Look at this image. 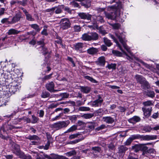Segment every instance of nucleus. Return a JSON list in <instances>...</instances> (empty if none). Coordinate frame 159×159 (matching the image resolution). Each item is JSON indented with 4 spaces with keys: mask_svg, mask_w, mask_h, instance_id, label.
<instances>
[{
    "mask_svg": "<svg viewBox=\"0 0 159 159\" xmlns=\"http://www.w3.org/2000/svg\"><path fill=\"white\" fill-rule=\"evenodd\" d=\"M98 52V49L93 47L90 48V54H95Z\"/></svg>",
    "mask_w": 159,
    "mask_h": 159,
    "instance_id": "c9c22d12",
    "label": "nucleus"
},
{
    "mask_svg": "<svg viewBox=\"0 0 159 159\" xmlns=\"http://www.w3.org/2000/svg\"><path fill=\"white\" fill-rule=\"evenodd\" d=\"M43 155L45 157L48 159H57L58 158V156L57 155L53 154H51L50 156L44 154H43Z\"/></svg>",
    "mask_w": 159,
    "mask_h": 159,
    "instance_id": "5701e85b",
    "label": "nucleus"
},
{
    "mask_svg": "<svg viewBox=\"0 0 159 159\" xmlns=\"http://www.w3.org/2000/svg\"><path fill=\"white\" fill-rule=\"evenodd\" d=\"M26 139L30 140H38L39 139V137L37 135H29L26 137Z\"/></svg>",
    "mask_w": 159,
    "mask_h": 159,
    "instance_id": "c756f323",
    "label": "nucleus"
},
{
    "mask_svg": "<svg viewBox=\"0 0 159 159\" xmlns=\"http://www.w3.org/2000/svg\"><path fill=\"white\" fill-rule=\"evenodd\" d=\"M132 141L131 139L129 137L125 143L124 144L125 145L128 146L130 145L132 142Z\"/></svg>",
    "mask_w": 159,
    "mask_h": 159,
    "instance_id": "864d4df0",
    "label": "nucleus"
},
{
    "mask_svg": "<svg viewBox=\"0 0 159 159\" xmlns=\"http://www.w3.org/2000/svg\"><path fill=\"white\" fill-rule=\"evenodd\" d=\"M79 16L82 19L89 20V14H87L83 13H80L79 14Z\"/></svg>",
    "mask_w": 159,
    "mask_h": 159,
    "instance_id": "393cba45",
    "label": "nucleus"
},
{
    "mask_svg": "<svg viewBox=\"0 0 159 159\" xmlns=\"http://www.w3.org/2000/svg\"><path fill=\"white\" fill-rule=\"evenodd\" d=\"M67 60L71 62L73 65V66L74 67L75 66V62L71 57H68Z\"/></svg>",
    "mask_w": 159,
    "mask_h": 159,
    "instance_id": "338daca9",
    "label": "nucleus"
},
{
    "mask_svg": "<svg viewBox=\"0 0 159 159\" xmlns=\"http://www.w3.org/2000/svg\"><path fill=\"white\" fill-rule=\"evenodd\" d=\"M117 8V7L115 6H111L108 7V9H110L111 10V11L110 13L107 12L106 11L104 12L106 17L108 19L112 20L115 19H117L120 22H122L124 21V20L122 18V14H120L119 16L117 15V12L116 10Z\"/></svg>",
    "mask_w": 159,
    "mask_h": 159,
    "instance_id": "f257e3e1",
    "label": "nucleus"
},
{
    "mask_svg": "<svg viewBox=\"0 0 159 159\" xmlns=\"http://www.w3.org/2000/svg\"><path fill=\"white\" fill-rule=\"evenodd\" d=\"M77 129V126L75 125H74L71 126L70 127L69 129H68L66 130V131L65 132V133H68L72 132L76 130Z\"/></svg>",
    "mask_w": 159,
    "mask_h": 159,
    "instance_id": "c85d7f7f",
    "label": "nucleus"
},
{
    "mask_svg": "<svg viewBox=\"0 0 159 159\" xmlns=\"http://www.w3.org/2000/svg\"><path fill=\"white\" fill-rule=\"evenodd\" d=\"M42 48L43 49L42 53L44 55L48 53L47 49V48L44 47L43 46H42Z\"/></svg>",
    "mask_w": 159,
    "mask_h": 159,
    "instance_id": "0e129e2a",
    "label": "nucleus"
},
{
    "mask_svg": "<svg viewBox=\"0 0 159 159\" xmlns=\"http://www.w3.org/2000/svg\"><path fill=\"white\" fill-rule=\"evenodd\" d=\"M8 18H4L1 21V22L2 23H7L8 24H10L9 22H10V21L8 20Z\"/></svg>",
    "mask_w": 159,
    "mask_h": 159,
    "instance_id": "3c124183",
    "label": "nucleus"
},
{
    "mask_svg": "<svg viewBox=\"0 0 159 159\" xmlns=\"http://www.w3.org/2000/svg\"><path fill=\"white\" fill-rule=\"evenodd\" d=\"M76 154V152L75 150L68 152L65 154L68 157H70Z\"/></svg>",
    "mask_w": 159,
    "mask_h": 159,
    "instance_id": "58836bf2",
    "label": "nucleus"
},
{
    "mask_svg": "<svg viewBox=\"0 0 159 159\" xmlns=\"http://www.w3.org/2000/svg\"><path fill=\"white\" fill-rule=\"evenodd\" d=\"M116 36L120 42L122 44L124 48L126 50L130 56L133 55V53L130 51L129 48L127 45L126 43L127 40L125 38V35L123 33H118L117 32H115Z\"/></svg>",
    "mask_w": 159,
    "mask_h": 159,
    "instance_id": "f03ea898",
    "label": "nucleus"
},
{
    "mask_svg": "<svg viewBox=\"0 0 159 159\" xmlns=\"http://www.w3.org/2000/svg\"><path fill=\"white\" fill-rule=\"evenodd\" d=\"M32 120L31 122L33 124L36 123L39 120V118L34 115L32 116Z\"/></svg>",
    "mask_w": 159,
    "mask_h": 159,
    "instance_id": "4c0bfd02",
    "label": "nucleus"
},
{
    "mask_svg": "<svg viewBox=\"0 0 159 159\" xmlns=\"http://www.w3.org/2000/svg\"><path fill=\"white\" fill-rule=\"evenodd\" d=\"M103 42L108 47H110L112 44L111 40L106 38H103Z\"/></svg>",
    "mask_w": 159,
    "mask_h": 159,
    "instance_id": "b1692460",
    "label": "nucleus"
},
{
    "mask_svg": "<svg viewBox=\"0 0 159 159\" xmlns=\"http://www.w3.org/2000/svg\"><path fill=\"white\" fill-rule=\"evenodd\" d=\"M80 87L81 91L84 93H88L89 91V89L87 87L81 86Z\"/></svg>",
    "mask_w": 159,
    "mask_h": 159,
    "instance_id": "2f4dec72",
    "label": "nucleus"
},
{
    "mask_svg": "<svg viewBox=\"0 0 159 159\" xmlns=\"http://www.w3.org/2000/svg\"><path fill=\"white\" fill-rule=\"evenodd\" d=\"M116 64L115 63H111V64H108L107 67L109 69H112L115 70L116 69Z\"/></svg>",
    "mask_w": 159,
    "mask_h": 159,
    "instance_id": "e433bc0d",
    "label": "nucleus"
},
{
    "mask_svg": "<svg viewBox=\"0 0 159 159\" xmlns=\"http://www.w3.org/2000/svg\"><path fill=\"white\" fill-rule=\"evenodd\" d=\"M70 4L72 6V7H78L79 8L80 7V6L79 4L75 1L72 2L70 3Z\"/></svg>",
    "mask_w": 159,
    "mask_h": 159,
    "instance_id": "09e8293b",
    "label": "nucleus"
},
{
    "mask_svg": "<svg viewBox=\"0 0 159 159\" xmlns=\"http://www.w3.org/2000/svg\"><path fill=\"white\" fill-rule=\"evenodd\" d=\"M47 25H45L44 26V29L43 30V31L41 32V34L43 35H44L46 36L48 35V33L47 32V30L46 28H47L48 27Z\"/></svg>",
    "mask_w": 159,
    "mask_h": 159,
    "instance_id": "603ef678",
    "label": "nucleus"
},
{
    "mask_svg": "<svg viewBox=\"0 0 159 159\" xmlns=\"http://www.w3.org/2000/svg\"><path fill=\"white\" fill-rule=\"evenodd\" d=\"M143 104L144 106L142 108H149V107H152V106H153V104L152 102V101H148L143 102Z\"/></svg>",
    "mask_w": 159,
    "mask_h": 159,
    "instance_id": "4be33fe9",
    "label": "nucleus"
},
{
    "mask_svg": "<svg viewBox=\"0 0 159 159\" xmlns=\"http://www.w3.org/2000/svg\"><path fill=\"white\" fill-rule=\"evenodd\" d=\"M61 27L63 30L69 28L70 26V23L68 19L64 18L61 20Z\"/></svg>",
    "mask_w": 159,
    "mask_h": 159,
    "instance_id": "423d86ee",
    "label": "nucleus"
},
{
    "mask_svg": "<svg viewBox=\"0 0 159 159\" xmlns=\"http://www.w3.org/2000/svg\"><path fill=\"white\" fill-rule=\"evenodd\" d=\"M148 154H154L155 153L156 151L154 149L150 148L148 150Z\"/></svg>",
    "mask_w": 159,
    "mask_h": 159,
    "instance_id": "e2e57ef3",
    "label": "nucleus"
},
{
    "mask_svg": "<svg viewBox=\"0 0 159 159\" xmlns=\"http://www.w3.org/2000/svg\"><path fill=\"white\" fill-rule=\"evenodd\" d=\"M70 123L69 120L59 121L51 125L50 126L52 128L57 130L66 127Z\"/></svg>",
    "mask_w": 159,
    "mask_h": 159,
    "instance_id": "7ed1b4c3",
    "label": "nucleus"
},
{
    "mask_svg": "<svg viewBox=\"0 0 159 159\" xmlns=\"http://www.w3.org/2000/svg\"><path fill=\"white\" fill-rule=\"evenodd\" d=\"M140 120V118L137 116H134L131 118L129 119L128 121L130 123L134 124L136 122L139 121Z\"/></svg>",
    "mask_w": 159,
    "mask_h": 159,
    "instance_id": "dca6fc26",
    "label": "nucleus"
},
{
    "mask_svg": "<svg viewBox=\"0 0 159 159\" xmlns=\"http://www.w3.org/2000/svg\"><path fill=\"white\" fill-rule=\"evenodd\" d=\"M26 19L27 20L30 21H33L34 19L32 17L31 15L28 12L25 14Z\"/></svg>",
    "mask_w": 159,
    "mask_h": 159,
    "instance_id": "f704fd0d",
    "label": "nucleus"
},
{
    "mask_svg": "<svg viewBox=\"0 0 159 159\" xmlns=\"http://www.w3.org/2000/svg\"><path fill=\"white\" fill-rule=\"evenodd\" d=\"M103 111V110L101 108L99 109L98 110H97L96 111H95L94 114H95V115H100V114L102 113Z\"/></svg>",
    "mask_w": 159,
    "mask_h": 159,
    "instance_id": "6e6d98bb",
    "label": "nucleus"
},
{
    "mask_svg": "<svg viewBox=\"0 0 159 159\" xmlns=\"http://www.w3.org/2000/svg\"><path fill=\"white\" fill-rule=\"evenodd\" d=\"M55 7H52L51 8L47 9L45 10L46 12H48L50 15H52L55 12Z\"/></svg>",
    "mask_w": 159,
    "mask_h": 159,
    "instance_id": "72a5a7b5",
    "label": "nucleus"
},
{
    "mask_svg": "<svg viewBox=\"0 0 159 159\" xmlns=\"http://www.w3.org/2000/svg\"><path fill=\"white\" fill-rule=\"evenodd\" d=\"M146 95L149 97L153 98L155 96V93L153 91H148L146 93Z\"/></svg>",
    "mask_w": 159,
    "mask_h": 159,
    "instance_id": "ea45409f",
    "label": "nucleus"
},
{
    "mask_svg": "<svg viewBox=\"0 0 159 159\" xmlns=\"http://www.w3.org/2000/svg\"><path fill=\"white\" fill-rule=\"evenodd\" d=\"M89 107H82L79 108V110L81 111H89Z\"/></svg>",
    "mask_w": 159,
    "mask_h": 159,
    "instance_id": "bf43d9fd",
    "label": "nucleus"
},
{
    "mask_svg": "<svg viewBox=\"0 0 159 159\" xmlns=\"http://www.w3.org/2000/svg\"><path fill=\"white\" fill-rule=\"evenodd\" d=\"M97 64L102 66H104L105 61V57L103 56L100 57L98 60V61H96Z\"/></svg>",
    "mask_w": 159,
    "mask_h": 159,
    "instance_id": "2eb2a0df",
    "label": "nucleus"
},
{
    "mask_svg": "<svg viewBox=\"0 0 159 159\" xmlns=\"http://www.w3.org/2000/svg\"><path fill=\"white\" fill-rule=\"evenodd\" d=\"M135 79L137 82L140 83V84L146 79L142 75H136Z\"/></svg>",
    "mask_w": 159,
    "mask_h": 159,
    "instance_id": "aec40b11",
    "label": "nucleus"
},
{
    "mask_svg": "<svg viewBox=\"0 0 159 159\" xmlns=\"http://www.w3.org/2000/svg\"><path fill=\"white\" fill-rule=\"evenodd\" d=\"M27 0H23L22 1H17L18 3L23 6H25L27 5Z\"/></svg>",
    "mask_w": 159,
    "mask_h": 159,
    "instance_id": "79ce46f5",
    "label": "nucleus"
},
{
    "mask_svg": "<svg viewBox=\"0 0 159 159\" xmlns=\"http://www.w3.org/2000/svg\"><path fill=\"white\" fill-rule=\"evenodd\" d=\"M109 36L114 40V42L116 43V45L123 52V53L126 55L129 58L128 59L131 58L130 56L127 54L125 52L123 51L120 44L119 43L117 39L113 35L110 34Z\"/></svg>",
    "mask_w": 159,
    "mask_h": 159,
    "instance_id": "0eeeda50",
    "label": "nucleus"
},
{
    "mask_svg": "<svg viewBox=\"0 0 159 159\" xmlns=\"http://www.w3.org/2000/svg\"><path fill=\"white\" fill-rule=\"evenodd\" d=\"M132 148L134 152H137L141 149V146L140 145L136 144L132 146Z\"/></svg>",
    "mask_w": 159,
    "mask_h": 159,
    "instance_id": "a878e982",
    "label": "nucleus"
},
{
    "mask_svg": "<svg viewBox=\"0 0 159 159\" xmlns=\"http://www.w3.org/2000/svg\"><path fill=\"white\" fill-rule=\"evenodd\" d=\"M7 134L5 128L4 127L0 128V138L4 139H7L5 134Z\"/></svg>",
    "mask_w": 159,
    "mask_h": 159,
    "instance_id": "f3484780",
    "label": "nucleus"
},
{
    "mask_svg": "<svg viewBox=\"0 0 159 159\" xmlns=\"http://www.w3.org/2000/svg\"><path fill=\"white\" fill-rule=\"evenodd\" d=\"M41 96L42 98H46L49 96L50 93L48 92H44L42 93Z\"/></svg>",
    "mask_w": 159,
    "mask_h": 159,
    "instance_id": "a19ab883",
    "label": "nucleus"
},
{
    "mask_svg": "<svg viewBox=\"0 0 159 159\" xmlns=\"http://www.w3.org/2000/svg\"><path fill=\"white\" fill-rule=\"evenodd\" d=\"M118 149V153L119 156L122 157L124 155L126 151L128 150V148L125 145H121L119 146Z\"/></svg>",
    "mask_w": 159,
    "mask_h": 159,
    "instance_id": "1a4fd4ad",
    "label": "nucleus"
},
{
    "mask_svg": "<svg viewBox=\"0 0 159 159\" xmlns=\"http://www.w3.org/2000/svg\"><path fill=\"white\" fill-rule=\"evenodd\" d=\"M81 38L84 41L89 40V33H85L82 35Z\"/></svg>",
    "mask_w": 159,
    "mask_h": 159,
    "instance_id": "7c9ffc66",
    "label": "nucleus"
},
{
    "mask_svg": "<svg viewBox=\"0 0 159 159\" xmlns=\"http://www.w3.org/2000/svg\"><path fill=\"white\" fill-rule=\"evenodd\" d=\"M92 150L94 151L93 152V153H96L98 152H100L101 151V149L99 147H93L92 148Z\"/></svg>",
    "mask_w": 159,
    "mask_h": 159,
    "instance_id": "8fccbe9b",
    "label": "nucleus"
},
{
    "mask_svg": "<svg viewBox=\"0 0 159 159\" xmlns=\"http://www.w3.org/2000/svg\"><path fill=\"white\" fill-rule=\"evenodd\" d=\"M46 87L47 89L50 92H54V84L53 82H51L46 84Z\"/></svg>",
    "mask_w": 159,
    "mask_h": 159,
    "instance_id": "ddd939ff",
    "label": "nucleus"
},
{
    "mask_svg": "<svg viewBox=\"0 0 159 159\" xmlns=\"http://www.w3.org/2000/svg\"><path fill=\"white\" fill-rule=\"evenodd\" d=\"M82 139H76V140H74L73 141H71L69 143L70 144H76V143H78L80 141H81L82 140Z\"/></svg>",
    "mask_w": 159,
    "mask_h": 159,
    "instance_id": "de8ad7c7",
    "label": "nucleus"
},
{
    "mask_svg": "<svg viewBox=\"0 0 159 159\" xmlns=\"http://www.w3.org/2000/svg\"><path fill=\"white\" fill-rule=\"evenodd\" d=\"M112 52L114 54H116L117 56H120L122 55L121 53L119 51L113 50Z\"/></svg>",
    "mask_w": 159,
    "mask_h": 159,
    "instance_id": "052dcab7",
    "label": "nucleus"
},
{
    "mask_svg": "<svg viewBox=\"0 0 159 159\" xmlns=\"http://www.w3.org/2000/svg\"><path fill=\"white\" fill-rule=\"evenodd\" d=\"M141 146V149H142L143 151H147L148 150V147L146 146L144 144H143L140 145Z\"/></svg>",
    "mask_w": 159,
    "mask_h": 159,
    "instance_id": "680f3d73",
    "label": "nucleus"
},
{
    "mask_svg": "<svg viewBox=\"0 0 159 159\" xmlns=\"http://www.w3.org/2000/svg\"><path fill=\"white\" fill-rule=\"evenodd\" d=\"M111 25L114 29L117 30L120 27V25L118 24H111Z\"/></svg>",
    "mask_w": 159,
    "mask_h": 159,
    "instance_id": "49530a36",
    "label": "nucleus"
},
{
    "mask_svg": "<svg viewBox=\"0 0 159 159\" xmlns=\"http://www.w3.org/2000/svg\"><path fill=\"white\" fill-rule=\"evenodd\" d=\"M84 45V44L82 43H78L75 44V49L76 51L82 52Z\"/></svg>",
    "mask_w": 159,
    "mask_h": 159,
    "instance_id": "a211bd4d",
    "label": "nucleus"
},
{
    "mask_svg": "<svg viewBox=\"0 0 159 159\" xmlns=\"http://www.w3.org/2000/svg\"><path fill=\"white\" fill-rule=\"evenodd\" d=\"M96 20L98 21H99L101 23H102L104 22L103 18L102 16H98L96 17Z\"/></svg>",
    "mask_w": 159,
    "mask_h": 159,
    "instance_id": "13d9d810",
    "label": "nucleus"
},
{
    "mask_svg": "<svg viewBox=\"0 0 159 159\" xmlns=\"http://www.w3.org/2000/svg\"><path fill=\"white\" fill-rule=\"evenodd\" d=\"M152 129V128L149 126H147L143 127V130L146 132H149Z\"/></svg>",
    "mask_w": 159,
    "mask_h": 159,
    "instance_id": "37998d69",
    "label": "nucleus"
},
{
    "mask_svg": "<svg viewBox=\"0 0 159 159\" xmlns=\"http://www.w3.org/2000/svg\"><path fill=\"white\" fill-rule=\"evenodd\" d=\"M69 119L72 122H74L77 119V117L75 115H73L68 117Z\"/></svg>",
    "mask_w": 159,
    "mask_h": 159,
    "instance_id": "c03bdc74",
    "label": "nucleus"
},
{
    "mask_svg": "<svg viewBox=\"0 0 159 159\" xmlns=\"http://www.w3.org/2000/svg\"><path fill=\"white\" fill-rule=\"evenodd\" d=\"M20 86L18 85L17 83H15L13 85H11V87L9 89V91L12 94L16 92L19 89V88Z\"/></svg>",
    "mask_w": 159,
    "mask_h": 159,
    "instance_id": "9d476101",
    "label": "nucleus"
},
{
    "mask_svg": "<svg viewBox=\"0 0 159 159\" xmlns=\"http://www.w3.org/2000/svg\"><path fill=\"white\" fill-rule=\"evenodd\" d=\"M12 152L21 159H25V158L24 153L21 151L20 146L17 144H15L13 145Z\"/></svg>",
    "mask_w": 159,
    "mask_h": 159,
    "instance_id": "39448f33",
    "label": "nucleus"
},
{
    "mask_svg": "<svg viewBox=\"0 0 159 159\" xmlns=\"http://www.w3.org/2000/svg\"><path fill=\"white\" fill-rule=\"evenodd\" d=\"M31 28L34 29L37 32H39L41 29L39 26L36 24H31L30 25Z\"/></svg>",
    "mask_w": 159,
    "mask_h": 159,
    "instance_id": "473e14b6",
    "label": "nucleus"
},
{
    "mask_svg": "<svg viewBox=\"0 0 159 159\" xmlns=\"http://www.w3.org/2000/svg\"><path fill=\"white\" fill-rule=\"evenodd\" d=\"M141 84V87L143 89H148L150 88V85L146 79L143 81Z\"/></svg>",
    "mask_w": 159,
    "mask_h": 159,
    "instance_id": "6ab92c4d",
    "label": "nucleus"
},
{
    "mask_svg": "<svg viewBox=\"0 0 159 159\" xmlns=\"http://www.w3.org/2000/svg\"><path fill=\"white\" fill-rule=\"evenodd\" d=\"M107 128L106 126L104 124H102L100 126L98 127L96 129L97 131H99L103 129H105Z\"/></svg>",
    "mask_w": 159,
    "mask_h": 159,
    "instance_id": "a18cd8bd",
    "label": "nucleus"
},
{
    "mask_svg": "<svg viewBox=\"0 0 159 159\" xmlns=\"http://www.w3.org/2000/svg\"><path fill=\"white\" fill-rule=\"evenodd\" d=\"M22 18H23L22 14L20 12H19L13 17L9 23H10V24H15L19 21Z\"/></svg>",
    "mask_w": 159,
    "mask_h": 159,
    "instance_id": "6e6552de",
    "label": "nucleus"
},
{
    "mask_svg": "<svg viewBox=\"0 0 159 159\" xmlns=\"http://www.w3.org/2000/svg\"><path fill=\"white\" fill-rule=\"evenodd\" d=\"M102 119L104 122L107 124H112L114 121V118L110 116L103 117Z\"/></svg>",
    "mask_w": 159,
    "mask_h": 159,
    "instance_id": "4468645a",
    "label": "nucleus"
},
{
    "mask_svg": "<svg viewBox=\"0 0 159 159\" xmlns=\"http://www.w3.org/2000/svg\"><path fill=\"white\" fill-rule=\"evenodd\" d=\"M52 75V74H51L49 75H46V76H44L43 78V80H48L49 79H50V78H51Z\"/></svg>",
    "mask_w": 159,
    "mask_h": 159,
    "instance_id": "774afa93",
    "label": "nucleus"
},
{
    "mask_svg": "<svg viewBox=\"0 0 159 159\" xmlns=\"http://www.w3.org/2000/svg\"><path fill=\"white\" fill-rule=\"evenodd\" d=\"M98 38V35L95 32L92 33L90 35V40H96Z\"/></svg>",
    "mask_w": 159,
    "mask_h": 159,
    "instance_id": "cd10ccee",
    "label": "nucleus"
},
{
    "mask_svg": "<svg viewBox=\"0 0 159 159\" xmlns=\"http://www.w3.org/2000/svg\"><path fill=\"white\" fill-rule=\"evenodd\" d=\"M79 134H71L69 136V138L70 139H72L77 137Z\"/></svg>",
    "mask_w": 159,
    "mask_h": 159,
    "instance_id": "5fc2aeb1",
    "label": "nucleus"
},
{
    "mask_svg": "<svg viewBox=\"0 0 159 159\" xmlns=\"http://www.w3.org/2000/svg\"><path fill=\"white\" fill-rule=\"evenodd\" d=\"M63 9H64V10L66 11V12H67L68 13H71V10H70V9L68 7H65L64 6V8H63Z\"/></svg>",
    "mask_w": 159,
    "mask_h": 159,
    "instance_id": "69168bd1",
    "label": "nucleus"
},
{
    "mask_svg": "<svg viewBox=\"0 0 159 159\" xmlns=\"http://www.w3.org/2000/svg\"><path fill=\"white\" fill-rule=\"evenodd\" d=\"M20 32V31H18L15 29H11L9 30L8 32V35L11 34H17Z\"/></svg>",
    "mask_w": 159,
    "mask_h": 159,
    "instance_id": "bb28decb",
    "label": "nucleus"
},
{
    "mask_svg": "<svg viewBox=\"0 0 159 159\" xmlns=\"http://www.w3.org/2000/svg\"><path fill=\"white\" fill-rule=\"evenodd\" d=\"M64 5H62L58 7H54L55 8V12L56 14H59L61 13L62 12V9L64 8Z\"/></svg>",
    "mask_w": 159,
    "mask_h": 159,
    "instance_id": "412c9836",
    "label": "nucleus"
},
{
    "mask_svg": "<svg viewBox=\"0 0 159 159\" xmlns=\"http://www.w3.org/2000/svg\"><path fill=\"white\" fill-rule=\"evenodd\" d=\"M103 101V99H102L101 97L99 96L98 99L92 102L90 105L93 106H100L101 105Z\"/></svg>",
    "mask_w": 159,
    "mask_h": 159,
    "instance_id": "f8f14e48",
    "label": "nucleus"
},
{
    "mask_svg": "<svg viewBox=\"0 0 159 159\" xmlns=\"http://www.w3.org/2000/svg\"><path fill=\"white\" fill-rule=\"evenodd\" d=\"M129 138L131 139L132 141L137 139H140L141 140L149 141L156 139L157 136L154 135H143L137 134L132 135Z\"/></svg>",
    "mask_w": 159,
    "mask_h": 159,
    "instance_id": "20e7f679",
    "label": "nucleus"
},
{
    "mask_svg": "<svg viewBox=\"0 0 159 159\" xmlns=\"http://www.w3.org/2000/svg\"><path fill=\"white\" fill-rule=\"evenodd\" d=\"M142 110L143 112V114L146 117H148L151 115L152 111V107H149V108H142Z\"/></svg>",
    "mask_w": 159,
    "mask_h": 159,
    "instance_id": "9b49d317",
    "label": "nucleus"
},
{
    "mask_svg": "<svg viewBox=\"0 0 159 159\" xmlns=\"http://www.w3.org/2000/svg\"><path fill=\"white\" fill-rule=\"evenodd\" d=\"M60 95L63 98H67L69 96V94L67 93H63L60 94Z\"/></svg>",
    "mask_w": 159,
    "mask_h": 159,
    "instance_id": "4d7b16f0",
    "label": "nucleus"
}]
</instances>
